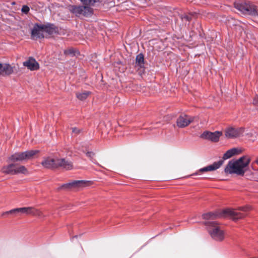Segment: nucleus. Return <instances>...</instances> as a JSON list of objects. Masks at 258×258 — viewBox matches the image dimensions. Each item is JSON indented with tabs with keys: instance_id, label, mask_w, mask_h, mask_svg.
Here are the masks:
<instances>
[{
	"instance_id": "nucleus-32",
	"label": "nucleus",
	"mask_w": 258,
	"mask_h": 258,
	"mask_svg": "<svg viewBox=\"0 0 258 258\" xmlns=\"http://www.w3.org/2000/svg\"><path fill=\"white\" fill-rule=\"evenodd\" d=\"M255 162L258 165V158L255 160Z\"/></svg>"
},
{
	"instance_id": "nucleus-29",
	"label": "nucleus",
	"mask_w": 258,
	"mask_h": 258,
	"mask_svg": "<svg viewBox=\"0 0 258 258\" xmlns=\"http://www.w3.org/2000/svg\"><path fill=\"white\" fill-rule=\"evenodd\" d=\"M253 104L258 108V95L254 99Z\"/></svg>"
},
{
	"instance_id": "nucleus-23",
	"label": "nucleus",
	"mask_w": 258,
	"mask_h": 258,
	"mask_svg": "<svg viewBox=\"0 0 258 258\" xmlns=\"http://www.w3.org/2000/svg\"><path fill=\"white\" fill-rule=\"evenodd\" d=\"M248 138L252 141H254L258 138V134L253 131H251L247 134Z\"/></svg>"
},
{
	"instance_id": "nucleus-27",
	"label": "nucleus",
	"mask_w": 258,
	"mask_h": 258,
	"mask_svg": "<svg viewBox=\"0 0 258 258\" xmlns=\"http://www.w3.org/2000/svg\"><path fill=\"white\" fill-rule=\"evenodd\" d=\"M33 210L34 212L35 213L34 214H32L33 215L37 216H38V217H41L42 216V213L40 211H39L38 210L34 209L33 208Z\"/></svg>"
},
{
	"instance_id": "nucleus-19",
	"label": "nucleus",
	"mask_w": 258,
	"mask_h": 258,
	"mask_svg": "<svg viewBox=\"0 0 258 258\" xmlns=\"http://www.w3.org/2000/svg\"><path fill=\"white\" fill-rule=\"evenodd\" d=\"M13 68L9 64L1 63V74L10 75L13 73Z\"/></svg>"
},
{
	"instance_id": "nucleus-4",
	"label": "nucleus",
	"mask_w": 258,
	"mask_h": 258,
	"mask_svg": "<svg viewBox=\"0 0 258 258\" xmlns=\"http://www.w3.org/2000/svg\"><path fill=\"white\" fill-rule=\"evenodd\" d=\"M211 237L215 241H222L225 236V232L218 224L214 222L209 221L205 223Z\"/></svg>"
},
{
	"instance_id": "nucleus-16",
	"label": "nucleus",
	"mask_w": 258,
	"mask_h": 258,
	"mask_svg": "<svg viewBox=\"0 0 258 258\" xmlns=\"http://www.w3.org/2000/svg\"><path fill=\"white\" fill-rule=\"evenodd\" d=\"M57 167H61L67 170L71 169L73 168V164L69 160H66L64 158H58L57 159Z\"/></svg>"
},
{
	"instance_id": "nucleus-10",
	"label": "nucleus",
	"mask_w": 258,
	"mask_h": 258,
	"mask_svg": "<svg viewBox=\"0 0 258 258\" xmlns=\"http://www.w3.org/2000/svg\"><path fill=\"white\" fill-rule=\"evenodd\" d=\"M58 158L56 157H46L41 162L42 166L46 168H57Z\"/></svg>"
},
{
	"instance_id": "nucleus-20",
	"label": "nucleus",
	"mask_w": 258,
	"mask_h": 258,
	"mask_svg": "<svg viewBox=\"0 0 258 258\" xmlns=\"http://www.w3.org/2000/svg\"><path fill=\"white\" fill-rule=\"evenodd\" d=\"M16 174H27L28 173V171L27 169L24 166L22 165H16L15 168Z\"/></svg>"
},
{
	"instance_id": "nucleus-6",
	"label": "nucleus",
	"mask_w": 258,
	"mask_h": 258,
	"mask_svg": "<svg viewBox=\"0 0 258 258\" xmlns=\"http://www.w3.org/2000/svg\"><path fill=\"white\" fill-rule=\"evenodd\" d=\"M244 132V128L243 127H235L229 126L224 130L225 138L227 139H236L241 137Z\"/></svg>"
},
{
	"instance_id": "nucleus-31",
	"label": "nucleus",
	"mask_w": 258,
	"mask_h": 258,
	"mask_svg": "<svg viewBox=\"0 0 258 258\" xmlns=\"http://www.w3.org/2000/svg\"><path fill=\"white\" fill-rule=\"evenodd\" d=\"M88 156L91 157L92 155H93V153H88L87 154Z\"/></svg>"
},
{
	"instance_id": "nucleus-17",
	"label": "nucleus",
	"mask_w": 258,
	"mask_h": 258,
	"mask_svg": "<svg viewBox=\"0 0 258 258\" xmlns=\"http://www.w3.org/2000/svg\"><path fill=\"white\" fill-rule=\"evenodd\" d=\"M242 150L237 148H233L227 151L223 155V158L224 160L228 159L233 156L237 155L241 153Z\"/></svg>"
},
{
	"instance_id": "nucleus-34",
	"label": "nucleus",
	"mask_w": 258,
	"mask_h": 258,
	"mask_svg": "<svg viewBox=\"0 0 258 258\" xmlns=\"http://www.w3.org/2000/svg\"><path fill=\"white\" fill-rule=\"evenodd\" d=\"M257 181H258V178H257Z\"/></svg>"
},
{
	"instance_id": "nucleus-13",
	"label": "nucleus",
	"mask_w": 258,
	"mask_h": 258,
	"mask_svg": "<svg viewBox=\"0 0 258 258\" xmlns=\"http://www.w3.org/2000/svg\"><path fill=\"white\" fill-rule=\"evenodd\" d=\"M23 64L28 70L32 71H36L39 69L38 62L33 57H29L23 62Z\"/></svg>"
},
{
	"instance_id": "nucleus-25",
	"label": "nucleus",
	"mask_w": 258,
	"mask_h": 258,
	"mask_svg": "<svg viewBox=\"0 0 258 258\" xmlns=\"http://www.w3.org/2000/svg\"><path fill=\"white\" fill-rule=\"evenodd\" d=\"M64 52L66 55H74L75 53L74 49L72 48H68L65 50Z\"/></svg>"
},
{
	"instance_id": "nucleus-30",
	"label": "nucleus",
	"mask_w": 258,
	"mask_h": 258,
	"mask_svg": "<svg viewBox=\"0 0 258 258\" xmlns=\"http://www.w3.org/2000/svg\"><path fill=\"white\" fill-rule=\"evenodd\" d=\"M72 132L75 134H78L79 133V130L76 128H73Z\"/></svg>"
},
{
	"instance_id": "nucleus-14",
	"label": "nucleus",
	"mask_w": 258,
	"mask_h": 258,
	"mask_svg": "<svg viewBox=\"0 0 258 258\" xmlns=\"http://www.w3.org/2000/svg\"><path fill=\"white\" fill-rule=\"evenodd\" d=\"M223 161L222 160L215 162L212 164L210 165L207 167L200 169L195 174H199L200 172L213 171L219 168L223 164Z\"/></svg>"
},
{
	"instance_id": "nucleus-5",
	"label": "nucleus",
	"mask_w": 258,
	"mask_h": 258,
	"mask_svg": "<svg viewBox=\"0 0 258 258\" xmlns=\"http://www.w3.org/2000/svg\"><path fill=\"white\" fill-rule=\"evenodd\" d=\"M38 153L37 150H30L24 152L17 153L12 155L9 160L12 162L21 161L31 159Z\"/></svg>"
},
{
	"instance_id": "nucleus-15",
	"label": "nucleus",
	"mask_w": 258,
	"mask_h": 258,
	"mask_svg": "<svg viewBox=\"0 0 258 258\" xmlns=\"http://www.w3.org/2000/svg\"><path fill=\"white\" fill-rule=\"evenodd\" d=\"M223 214L226 216L230 217L234 220L242 218L243 215L233 209H227L222 211Z\"/></svg>"
},
{
	"instance_id": "nucleus-33",
	"label": "nucleus",
	"mask_w": 258,
	"mask_h": 258,
	"mask_svg": "<svg viewBox=\"0 0 258 258\" xmlns=\"http://www.w3.org/2000/svg\"><path fill=\"white\" fill-rule=\"evenodd\" d=\"M76 237V236L74 237L73 238V239H74Z\"/></svg>"
},
{
	"instance_id": "nucleus-12",
	"label": "nucleus",
	"mask_w": 258,
	"mask_h": 258,
	"mask_svg": "<svg viewBox=\"0 0 258 258\" xmlns=\"http://www.w3.org/2000/svg\"><path fill=\"white\" fill-rule=\"evenodd\" d=\"M53 31V29L48 27H44L43 26H36L32 31V35L33 37H40L44 32L52 33Z\"/></svg>"
},
{
	"instance_id": "nucleus-7",
	"label": "nucleus",
	"mask_w": 258,
	"mask_h": 258,
	"mask_svg": "<svg viewBox=\"0 0 258 258\" xmlns=\"http://www.w3.org/2000/svg\"><path fill=\"white\" fill-rule=\"evenodd\" d=\"M222 135L223 132L221 131L211 132L206 131L201 134V138L203 139L208 140L212 142L217 143L219 142Z\"/></svg>"
},
{
	"instance_id": "nucleus-28",
	"label": "nucleus",
	"mask_w": 258,
	"mask_h": 258,
	"mask_svg": "<svg viewBox=\"0 0 258 258\" xmlns=\"http://www.w3.org/2000/svg\"><path fill=\"white\" fill-rule=\"evenodd\" d=\"M29 11V8L27 6H24L22 8V12L27 14Z\"/></svg>"
},
{
	"instance_id": "nucleus-1",
	"label": "nucleus",
	"mask_w": 258,
	"mask_h": 258,
	"mask_svg": "<svg viewBox=\"0 0 258 258\" xmlns=\"http://www.w3.org/2000/svg\"><path fill=\"white\" fill-rule=\"evenodd\" d=\"M250 161V158L246 156H242L236 160H232L229 161L226 165L225 172L226 173H235L243 175L246 171Z\"/></svg>"
},
{
	"instance_id": "nucleus-11",
	"label": "nucleus",
	"mask_w": 258,
	"mask_h": 258,
	"mask_svg": "<svg viewBox=\"0 0 258 258\" xmlns=\"http://www.w3.org/2000/svg\"><path fill=\"white\" fill-rule=\"evenodd\" d=\"M194 120V117L186 115H182L177 119L176 124L178 127L183 128L188 125Z\"/></svg>"
},
{
	"instance_id": "nucleus-9",
	"label": "nucleus",
	"mask_w": 258,
	"mask_h": 258,
	"mask_svg": "<svg viewBox=\"0 0 258 258\" xmlns=\"http://www.w3.org/2000/svg\"><path fill=\"white\" fill-rule=\"evenodd\" d=\"M88 184L87 181L83 180H77L62 185L60 188L64 189H80Z\"/></svg>"
},
{
	"instance_id": "nucleus-21",
	"label": "nucleus",
	"mask_w": 258,
	"mask_h": 258,
	"mask_svg": "<svg viewBox=\"0 0 258 258\" xmlns=\"http://www.w3.org/2000/svg\"><path fill=\"white\" fill-rule=\"evenodd\" d=\"M89 94H90L89 92L78 93L77 94V97L81 100H83L86 99L88 97V96L89 95Z\"/></svg>"
},
{
	"instance_id": "nucleus-26",
	"label": "nucleus",
	"mask_w": 258,
	"mask_h": 258,
	"mask_svg": "<svg viewBox=\"0 0 258 258\" xmlns=\"http://www.w3.org/2000/svg\"><path fill=\"white\" fill-rule=\"evenodd\" d=\"M251 209V207L249 205H246L244 207H241L239 208V210L243 211H248Z\"/></svg>"
},
{
	"instance_id": "nucleus-24",
	"label": "nucleus",
	"mask_w": 258,
	"mask_h": 258,
	"mask_svg": "<svg viewBox=\"0 0 258 258\" xmlns=\"http://www.w3.org/2000/svg\"><path fill=\"white\" fill-rule=\"evenodd\" d=\"M215 217V215L212 213H207L203 215V219L208 220H213Z\"/></svg>"
},
{
	"instance_id": "nucleus-22",
	"label": "nucleus",
	"mask_w": 258,
	"mask_h": 258,
	"mask_svg": "<svg viewBox=\"0 0 258 258\" xmlns=\"http://www.w3.org/2000/svg\"><path fill=\"white\" fill-rule=\"evenodd\" d=\"M144 62V57L141 54L137 55L136 57V63L140 66H142Z\"/></svg>"
},
{
	"instance_id": "nucleus-18",
	"label": "nucleus",
	"mask_w": 258,
	"mask_h": 258,
	"mask_svg": "<svg viewBox=\"0 0 258 258\" xmlns=\"http://www.w3.org/2000/svg\"><path fill=\"white\" fill-rule=\"evenodd\" d=\"M15 168L16 165L14 164L5 165L2 167L1 172L6 174L15 175L16 174Z\"/></svg>"
},
{
	"instance_id": "nucleus-3",
	"label": "nucleus",
	"mask_w": 258,
	"mask_h": 258,
	"mask_svg": "<svg viewBox=\"0 0 258 258\" xmlns=\"http://www.w3.org/2000/svg\"><path fill=\"white\" fill-rule=\"evenodd\" d=\"M81 1L85 6L78 7L73 6L70 8V10L77 16L90 15L93 12L91 7L93 6L98 2V0H81Z\"/></svg>"
},
{
	"instance_id": "nucleus-8",
	"label": "nucleus",
	"mask_w": 258,
	"mask_h": 258,
	"mask_svg": "<svg viewBox=\"0 0 258 258\" xmlns=\"http://www.w3.org/2000/svg\"><path fill=\"white\" fill-rule=\"evenodd\" d=\"M34 214L33 208L32 207H23L14 209L4 213V214H13L16 216L22 214L29 215Z\"/></svg>"
},
{
	"instance_id": "nucleus-2",
	"label": "nucleus",
	"mask_w": 258,
	"mask_h": 258,
	"mask_svg": "<svg viewBox=\"0 0 258 258\" xmlns=\"http://www.w3.org/2000/svg\"><path fill=\"white\" fill-rule=\"evenodd\" d=\"M234 7L242 14L251 16L258 20V7L250 2H237L234 4Z\"/></svg>"
}]
</instances>
